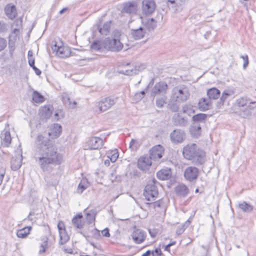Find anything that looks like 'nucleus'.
Wrapping results in <instances>:
<instances>
[{"mask_svg": "<svg viewBox=\"0 0 256 256\" xmlns=\"http://www.w3.org/2000/svg\"><path fill=\"white\" fill-rule=\"evenodd\" d=\"M36 144V159L43 171L48 170L51 164L59 165L62 163V154L58 152L56 148L48 138L42 134H38Z\"/></svg>", "mask_w": 256, "mask_h": 256, "instance_id": "obj_1", "label": "nucleus"}, {"mask_svg": "<svg viewBox=\"0 0 256 256\" xmlns=\"http://www.w3.org/2000/svg\"><path fill=\"white\" fill-rule=\"evenodd\" d=\"M182 154L185 158L192 160L196 166L202 165L206 161L204 152L198 148L195 144H188L184 146Z\"/></svg>", "mask_w": 256, "mask_h": 256, "instance_id": "obj_2", "label": "nucleus"}, {"mask_svg": "<svg viewBox=\"0 0 256 256\" xmlns=\"http://www.w3.org/2000/svg\"><path fill=\"white\" fill-rule=\"evenodd\" d=\"M234 106L238 110L236 112L239 116L248 118L252 116V111L256 108V102L246 96H242L236 100Z\"/></svg>", "mask_w": 256, "mask_h": 256, "instance_id": "obj_3", "label": "nucleus"}, {"mask_svg": "<svg viewBox=\"0 0 256 256\" xmlns=\"http://www.w3.org/2000/svg\"><path fill=\"white\" fill-rule=\"evenodd\" d=\"M171 96L178 102L183 103L188 100L190 92L186 86H177L172 89Z\"/></svg>", "mask_w": 256, "mask_h": 256, "instance_id": "obj_4", "label": "nucleus"}, {"mask_svg": "<svg viewBox=\"0 0 256 256\" xmlns=\"http://www.w3.org/2000/svg\"><path fill=\"white\" fill-rule=\"evenodd\" d=\"M104 46L106 50L114 52H118L124 48L123 44L118 38H107L104 39Z\"/></svg>", "mask_w": 256, "mask_h": 256, "instance_id": "obj_5", "label": "nucleus"}, {"mask_svg": "<svg viewBox=\"0 0 256 256\" xmlns=\"http://www.w3.org/2000/svg\"><path fill=\"white\" fill-rule=\"evenodd\" d=\"M154 0H143L142 2V11L144 15L149 16L152 14L156 8Z\"/></svg>", "mask_w": 256, "mask_h": 256, "instance_id": "obj_6", "label": "nucleus"}, {"mask_svg": "<svg viewBox=\"0 0 256 256\" xmlns=\"http://www.w3.org/2000/svg\"><path fill=\"white\" fill-rule=\"evenodd\" d=\"M144 195L148 201H152L158 196V190L154 184H148L144 188Z\"/></svg>", "mask_w": 256, "mask_h": 256, "instance_id": "obj_7", "label": "nucleus"}, {"mask_svg": "<svg viewBox=\"0 0 256 256\" xmlns=\"http://www.w3.org/2000/svg\"><path fill=\"white\" fill-rule=\"evenodd\" d=\"M116 103L114 98L108 97L102 99L96 104L99 111L102 112H105L110 108Z\"/></svg>", "mask_w": 256, "mask_h": 256, "instance_id": "obj_8", "label": "nucleus"}, {"mask_svg": "<svg viewBox=\"0 0 256 256\" xmlns=\"http://www.w3.org/2000/svg\"><path fill=\"white\" fill-rule=\"evenodd\" d=\"M104 145V141L100 137L94 136L89 138L86 142V149L98 150L102 148Z\"/></svg>", "mask_w": 256, "mask_h": 256, "instance_id": "obj_9", "label": "nucleus"}, {"mask_svg": "<svg viewBox=\"0 0 256 256\" xmlns=\"http://www.w3.org/2000/svg\"><path fill=\"white\" fill-rule=\"evenodd\" d=\"M58 228L60 238L59 243L60 244H64L70 240V236L66 232L64 222L60 221L58 224Z\"/></svg>", "mask_w": 256, "mask_h": 256, "instance_id": "obj_10", "label": "nucleus"}, {"mask_svg": "<svg viewBox=\"0 0 256 256\" xmlns=\"http://www.w3.org/2000/svg\"><path fill=\"white\" fill-rule=\"evenodd\" d=\"M152 160L148 156L140 157L138 162V168L143 171L148 170L152 165Z\"/></svg>", "mask_w": 256, "mask_h": 256, "instance_id": "obj_11", "label": "nucleus"}, {"mask_svg": "<svg viewBox=\"0 0 256 256\" xmlns=\"http://www.w3.org/2000/svg\"><path fill=\"white\" fill-rule=\"evenodd\" d=\"M164 153V148L161 145H156L152 147L150 151V156L152 160H158L162 158Z\"/></svg>", "mask_w": 256, "mask_h": 256, "instance_id": "obj_12", "label": "nucleus"}, {"mask_svg": "<svg viewBox=\"0 0 256 256\" xmlns=\"http://www.w3.org/2000/svg\"><path fill=\"white\" fill-rule=\"evenodd\" d=\"M185 136L184 131L180 129L174 130L170 134V140L174 144L182 142L185 138Z\"/></svg>", "mask_w": 256, "mask_h": 256, "instance_id": "obj_13", "label": "nucleus"}, {"mask_svg": "<svg viewBox=\"0 0 256 256\" xmlns=\"http://www.w3.org/2000/svg\"><path fill=\"white\" fill-rule=\"evenodd\" d=\"M138 4L134 0L124 3L122 12L128 14H134L137 12Z\"/></svg>", "mask_w": 256, "mask_h": 256, "instance_id": "obj_14", "label": "nucleus"}, {"mask_svg": "<svg viewBox=\"0 0 256 256\" xmlns=\"http://www.w3.org/2000/svg\"><path fill=\"white\" fill-rule=\"evenodd\" d=\"M198 175V170L194 166L188 167L184 170V176L185 178L192 182L197 178Z\"/></svg>", "mask_w": 256, "mask_h": 256, "instance_id": "obj_15", "label": "nucleus"}, {"mask_svg": "<svg viewBox=\"0 0 256 256\" xmlns=\"http://www.w3.org/2000/svg\"><path fill=\"white\" fill-rule=\"evenodd\" d=\"M131 236L136 244H140L146 240V234L144 230L136 229L132 234Z\"/></svg>", "mask_w": 256, "mask_h": 256, "instance_id": "obj_16", "label": "nucleus"}, {"mask_svg": "<svg viewBox=\"0 0 256 256\" xmlns=\"http://www.w3.org/2000/svg\"><path fill=\"white\" fill-rule=\"evenodd\" d=\"M185 2L186 0H168L166 4L170 9L176 12L181 10V7Z\"/></svg>", "mask_w": 256, "mask_h": 256, "instance_id": "obj_17", "label": "nucleus"}, {"mask_svg": "<svg viewBox=\"0 0 256 256\" xmlns=\"http://www.w3.org/2000/svg\"><path fill=\"white\" fill-rule=\"evenodd\" d=\"M56 51V54L60 58L68 57L70 54V49L64 46H59L56 44L52 48Z\"/></svg>", "mask_w": 256, "mask_h": 256, "instance_id": "obj_18", "label": "nucleus"}, {"mask_svg": "<svg viewBox=\"0 0 256 256\" xmlns=\"http://www.w3.org/2000/svg\"><path fill=\"white\" fill-rule=\"evenodd\" d=\"M18 152V154L16 155L15 157L13 158L11 160V168L14 170H18L22 164V150H20Z\"/></svg>", "mask_w": 256, "mask_h": 256, "instance_id": "obj_19", "label": "nucleus"}, {"mask_svg": "<svg viewBox=\"0 0 256 256\" xmlns=\"http://www.w3.org/2000/svg\"><path fill=\"white\" fill-rule=\"evenodd\" d=\"M62 131V126L58 124H54L50 128L48 135L52 138H56L60 136Z\"/></svg>", "mask_w": 256, "mask_h": 256, "instance_id": "obj_20", "label": "nucleus"}, {"mask_svg": "<svg viewBox=\"0 0 256 256\" xmlns=\"http://www.w3.org/2000/svg\"><path fill=\"white\" fill-rule=\"evenodd\" d=\"M6 16L10 20L14 19L17 16V10L16 6L12 4L6 5L4 8Z\"/></svg>", "mask_w": 256, "mask_h": 256, "instance_id": "obj_21", "label": "nucleus"}, {"mask_svg": "<svg viewBox=\"0 0 256 256\" xmlns=\"http://www.w3.org/2000/svg\"><path fill=\"white\" fill-rule=\"evenodd\" d=\"M174 192L177 196L184 198L189 193V190L186 185L180 184L174 188Z\"/></svg>", "mask_w": 256, "mask_h": 256, "instance_id": "obj_22", "label": "nucleus"}, {"mask_svg": "<svg viewBox=\"0 0 256 256\" xmlns=\"http://www.w3.org/2000/svg\"><path fill=\"white\" fill-rule=\"evenodd\" d=\"M212 106V102L208 98H202L198 102V107L201 111H206L210 110Z\"/></svg>", "mask_w": 256, "mask_h": 256, "instance_id": "obj_23", "label": "nucleus"}, {"mask_svg": "<svg viewBox=\"0 0 256 256\" xmlns=\"http://www.w3.org/2000/svg\"><path fill=\"white\" fill-rule=\"evenodd\" d=\"M112 20H108L105 22L102 26H98V30L100 34L103 36H108L110 30L112 26Z\"/></svg>", "mask_w": 256, "mask_h": 256, "instance_id": "obj_24", "label": "nucleus"}, {"mask_svg": "<svg viewBox=\"0 0 256 256\" xmlns=\"http://www.w3.org/2000/svg\"><path fill=\"white\" fill-rule=\"evenodd\" d=\"M168 89V85L164 82H160L155 84L152 89V94L154 95L165 92Z\"/></svg>", "mask_w": 256, "mask_h": 256, "instance_id": "obj_25", "label": "nucleus"}, {"mask_svg": "<svg viewBox=\"0 0 256 256\" xmlns=\"http://www.w3.org/2000/svg\"><path fill=\"white\" fill-rule=\"evenodd\" d=\"M2 144L4 146H8L12 141V138L10 132L8 130H4L0 136Z\"/></svg>", "mask_w": 256, "mask_h": 256, "instance_id": "obj_26", "label": "nucleus"}, {"mask_svg": "<svg viewBox=\"0 0 256 256\" xmlns=\"http://www.w3.org/2000/svg\"><path fill=\"white\" fill-rule=\"evenodd\" d=\"M156 176L157 178L160 180H168L172 176L170 169H162L157 172Z\"/></svg>", "mask_w": 256, "mask_h": 256, "instance_id": "obj_27", "label": "nucleus"}, {"mask_svg": "<svg viewBox=\"0 0 256 256\" xmlns=\"http://www.w3.org/2000/svg\"><path fill=\"white\" fill-rule=\"evenodd\" d=\"M62 100L64 104L70 108H76V102L74 100H72L66 93H63L62 95Z\"/></svg>", "mask_w": 256, "mask_h": 256, "instance_id": "obj_28", "label": "nucleus"}, {"mask_svg": "<svg viewBox=\"0 0 256 256\" xmlns=\"http://www.w3.org/2000/svg\"><path fill=\"white\" fill-rule=\"evenodd\" d=\"M52 106H44L40 110V114L44 118L48 119L50 118L52 114Z\"/></svg>", "mask_w": 256, "mask_h": 256, "instance_id": "obj_29", "label": "nucleus"}, {"mask_svg": "<svg viewBox=\"0 0 256 256\" xmlns=\"http://www.w3.org/2000/svg\"><path fill=\"white\" fill-rule=\"evenodd\" d=\"M146 30L144 28L140 27L138 28L131 30V34L135 40H140L145 35Z\"/></svg>", "mask_w": 256, "mask_h": 256, "instance_id": "obj_30", "label": "nucleus"}, {"mask_svg": "<svg viewBox=\"0 0 256 256\" xmlns=\"http://www.w3.org/2000/svg\"><path fill=\"white\" fill-rule=\"evenodd\" d=\"M220 94V92L218 88H212L208 89L207 90V95L208 98L210 100H216L218 99Z\"/></svg>", "mask_w": 256, "mask_h": 256, "instance_id": "obj_31", "label": "nucleus"}, {"mask_svg": "<svg viewBox=\"0 0 256 256\" xmlns=\"http://www.w3.org/2000/svg\"><path fill=\"white\" fill-rule=\"evenodd\" d=\"M181 102H178L172 96H170V98L168 104V108L172 110V112H176L179 109L180 104Z\"/></svg>", "mask_w": 256, "mask_h": 256, "instance_id": "obj_32", "label": "nucleus"}, {"mask_svg": "<svg viewBox=\"0 0 256 256\" xmlns=\"http://www.w3.org/2000/svg\"><path fill=\"white\" fill-rule=\"evenodd\" d=\"M32 229V227L31 226H26L22 229L17 230L16 236L19 238H26L30 234Z\"/></svg>", "mask_w": 256, "mask_h": 256, "instance_id": "obj_33", "label": "nucleus"}, {"mask_svg": "<svg viewBox=\"0 0 256 256\" xmlns=\"http://www.w3.org/2000/svg\"><path fill=\"white\" fill-rule=\"evenodd\" d=\"M142 23L146 28L149 32L154 30L156 27V22L153 18H148Z\"/></svg>", "mask_w": 256, "mask_h": 256, "instance_id": "obj_34", "label": "nucleus"}, {"mask_svg": "<svg viewBox=\"0 0 256 256\" xmlns=\"http://www.w3.org/2000/svg\"><path fill=\"white\" fill-rule=\"evenodd\" d=\"M172 120L174 124L176 126H184L187 122L186 120L178 114L174 116Z\"/></svg>", "mask_w": 256, "mask_h": 256, "instance_id": "obj_35", "label": "nucleus"}, {"mask_svg": "<svg viewBox=\"0 0 256 256\" xmlns=\"http://www.w3.org/2000/svg\"><path fill=\"white\" fill-rule=\"evenodd\" d=\"M82 214H77L76 216H74L72 220V224L78 228L81 229L83 228L84 224L82 222Z\"/></svg>", "mask_w": 256, "mask_h": 256, "instance_id": "obj_36", "label": "nucleus"}, {"mask_svg": "<svg viewBox=\"0 0 256 256\" xmlns=\"http://www.w3.org/2000/svg\"><path fill=\"white\" fill-rule=\"evenodd\" d=\"M104 43V40H95L92 44L90 48L95 50H100L103 48L105 49Z\"/></svg>", "mask_w": 256, "mask_h": 256, "instance_id": "obj_37", "label": "nucleus"}, {"mask_svg": "<svg viewBox=\"0 0 256 256\" xmlns=\"http://www.w3.org/2000/svg\"><path fill=\"white\" fill-rule=\"evenodd\" d=\"M234 94V92L232 90H224L220 98V101L222 104L226 102V100L230 96Z\"/></svg>", "mask_w": 256, "mask_h": 256, "instance_id": "obj_38", "label": "nucleus"}, {"mask_svg": "<svg viewBox=\"0 0 256 256\" xmlns=\"http://www.w3.org/2000/svg\"><path fill=\"white\" fill-rule=\"evenodd\" d=\"M32 96L33 101L36 103H42L45 100L44 96L36 90L33 92Z\"/></svg>", "mask_w": 256, "mask_h": 256, "instance_id": "obj_39", "label": "nucleus"}, {"mask_svg": "<svg viewBox=\"0 0 256 256\" xmlns=\"http://www.w3.org/2000/svg\"><path fill=\"white\" fill-rule=\"evenodd\" d=\"M238 207L245 212H250L253 210V206L246 202L239 204Z\"/></svg>", "mask_w": 256, "mask_h": 256, "instance_id": "obj_40", "label": "nucleus"}, {"mask_svg": "<svg viewBox=\"0 0 256 256\" xmlns=\"http://www.w3.org/2000/svg\"><path fill=\"white\" fill-rule=\"evenodd\" d=\"M42 240L43 242L40 246V248L39 250L40 254L44 252L48 248V238L46 236L42 238Z\"/></svg>", "mask_w": 256, "mask_h": 256, "instance_id": "obj_41", "label": "nucleus"}, {"mask_svg": "<svg viewBox=\"0 0 256 256\" xmlns=\"http://www.w3.org/2000/svg\"><path fill=\"white\" fill-rule=\"evenodd\" d=\"M88 187V184L86 180H81L78 186V193L81 194Z\"/></svg>", "mask_w": 256, "mask_h": 256, "instance_id": "obj_42", "label": "nucleus"}, {"mask_svg": "<svg viewBox=\"0 0 256 256\" xmlns=\"http://www.w3.org/2000/svg\"><path fill=\"white\" fill-rule=\"evenodd\" d=\"M207 117V115L204 114H198L194 115L192 118V120L194 122H204Z\"/></svg>", "mask_w": 256, "mask_h": 256, "instance_id": "obj_43", "label": "nucleus"}, {"mask_svg": "<svg viewBox=\"0 0 256 256\" xmlns=\"http://www.w3.org/2000/svg\"><path fill=\"white\" fill-rule=\"evenodd\" d=\"M140 70V66H134L130 69L126 70L124 74L128 76H132L138 74V72Z\"/></svg>", "mask_w": 256, "mask_h": 256, "instance_id": "obj_44", "label": "nucleus"}, {"mask_svg": "<svg viewBox=\"0 0 256 256\" xmlns=\"http://www.w3.org/2000/svg\"><path fill=\"white\" fill-rule=\"evenodd\" d=\"M118 157V152L117 150H112L108 155V158L112 162H115Z\"/></svg>", "mask_w": 256, "mask_h": 256, "instance_id": "obj_45", "label": "nucleus"}, {"mask_svg": "<svg viewBox=\"0 0 256 256\" xmlns=\"http://www.w3.org/2000/svg\"><path fill=\"white\" fill-rule=\"evenodd\" d=\"M166 96H163L160 98H156V106L158 108H160L163 107L164 104H166Z\"/></svg>", "mask_w": 256, "mask_h": 256, "instance_id": "obj_46", "label": "nucleus"}, {"mask_svg": "<svg viewBox=\"0 0 256 256\" xmlns=\"http://www.w3.org/2000/svg\"><path fill=\"white\" fill-rule=\"evenodd\" d=\"M54 116L55 119L56 120H58L64 117V112L61 110H58L56 112Z\"/></svg>", "mask_w": 256, "mask_h": 256, "instance_id": "obj_47", "label": "nucleus"}, {"mask_svg": "<svg viewBox=\"0 0 256 256\" xmlns=\"http://www.w3.org/2000/svg\"><path fill=\"white\" fill-rule=\"evenodd\" d=\"M20 28H14L12 33L10 34V38H12L14 37V40H16V37L19 34Z\"/></svg>", "mask_w": 256, "mask_h": 256, "instance_id": "obj_48", "label": "nucleus"}, {"mask_svg": "<svg viewBox=\"0 0 256 256\" xmlns=\"http://www.w3.org/2000/svg\"><path fill=\"white\" fill-rule=\"evenodd\" d=\"M8 25L4 22H0V33L4 32L8 30Z\"/></svg>", "mask_w": 256, "mask_h": 256, "instance_id": "obj_49", "label": "nucleus"}, {"mask_svg": "<svg viewBox=\"0 0 256 256\" xmlns=\"http://www.w3.org/2000/svg\"><path fill=\"white\" fill-rule=\"evenodd\" d=\"M182 110L184 113H189L192 110V106L186 104L182 106Z\"/></svg>", "mask_w": 256, "mask_h": 256, "instance_id": "obj_50", "label": "nucleus"}, {"mask_svg": "<svg viewBox=\"0 0 256 256\" xmlns=\"http://www.w3.org/2000/svg\"><path fill=\"white\" fill-rule=\"evenodd\" d=\"M22 18H18L15 20L13 25L15 26L16 28H21L22 26Z\"/></svg>", "mask_w": 256, "mask_h": 256, "instance_id": "obj_51", "label": "nucleus"}, {"mask_svg": "<svg viewBox=\"0 0 256 256\" xmlns=\"http://www.w3.org/2000/svg\"><path fill=\"white\" fill-rule=\"evenodd\" d=\"M6 46V41L5 39L0 38V51L4 49Z\"/></svg>", "mask_w": 256, "mask_h": 256, "instance_id": "obj_52", "label": "nucleus"}, {"mask_svg": "<svg viewBox=\"0 0 256 256\" xmlns=\"http://www.w3.org/2000/svg\"><path fill=\"white\" fill-rule=\"evenodd\" d=\"M240 58H242L244 61V64H243V68L245 69L248 64V56L247 55L245 56H241Z\"/></svg>", "mask_w": 256, "mask_h": 256, "instance_id": "obj_53", "label": "nucleus"}, {"mask_svg": "<svg viewBox=\"0 0 256 256\" xmlns=\"http://www.w3.org/2000/svg\"><path fill=\"white\" fill-rule=\"evenodd\" d=\"M186 228V227L185 226V224H183L182 226L178 227L176 230V234L178 235H180L182 234L184 232V231L185 229Z\"/></svg>", "mask_w": 256, "mask_h": 256, "instance_id": "obj_54", "label": "nucleus"}, {"mask_svg": "<svg viewBox=\"0 0 256 256\" xmlns=\"http://www.w3.org/2000/svg\"><path fill=\"white\" fill-rule=\"evenodd\" d=\"M162 251L160 248H156L154 250L152 251V256H160L162 254Z\"/></svg>", "mask_w": 256, "mask_h": 256, "instance_id": "obj_55", "label": "nucleus"}, {"mask_svg": "<svg viewBox=\"0 0 256 256\" xmlns=\"http://www.w3.org/2000/svg\"><path fill=\"white\" fill-rule=\"evenodd\" d=\"M112 36H114L112 38L120 39V36H121V32L118 30H116L113 32Z\"/></svg>", "mask_w": 256, "mask_h": 256, "instance_id": "obj_56", "label": "nucleus"}, {"mask_svg": "<svg viewBox=\"0 0 256 256\" xmlns=\"http://www.w3.org/2000/svg\"><path fill=\"white\" fill-rule=\"evenodd\" d=\"M148 232L152 238H154L158 234V230L156 229H148Z\"/></svg>", "mask_w": 256, "mask_h": 256, "instance_id": "obj_57", "label": "nucleus"}, {"mask_svg": "<svg viewBox=\"0 0 256 256\" xmlns=\"http://www.w3.org/2000/svg\"><path fill=\"white\" fill-rule=\"evenodd\" d=\"M102 234L104 236L108 238L110 236L109 230L108 228H106L102 231Z\"/></svg>", "mask_w": 256, "mask_h": 256, "instance_id": "obj_58", "label": "nucleus"}, {"mask_svg": "<svg viewBox=\"0 0 256 256\" xmlns=\"http://www.w3.org/2000/svg\"><path fill=\"white\" fill-rule=\"evenodd\" d=\"M154 206V208H161L163 206V202L162 200H159L155 202Z\"/></svg>", "mask_w": 256, "mask_h": 256, "instance_id": "obj_59", "label": "nucleus"}, {"mask_svg": "<svg viewBox=\"0 0 256 256\" xmlns=\"http://www.w3.org/2000/svg\"><path fill=\"white\" fill-rule=\"evenodd\" d=\"M136 142V140L132 139L130 144V146H129L130 148H132V150L136 148V146H134V145Z\"/></svg>", "mask_w": 256, "mask_h": 256, "instance_id": "obj_60", "label": "nucleus"}, {"mask_svg": "<svg viewBox=\"0 0 256 256\" xmlns=\"http://www.w3.org/2000/svg\"><path fill=\"white\" fill-rule=\"evenodd\" d=\"M28 64L30 66L32 67L34 66V60L32 58H28Z\"/></svg>", "mask_w": 256, "mask_h": 256, "instance_id": "obj_61", "label": "nucleus"}, {"mask_svg": "<svg viewBox=\"0 0 256 256\" xmlns=\"http://www.w3.org/2000/svg\"><path fill=\"white\" fill-rule=\"evenodd\" d=\"M146 92L144 90L140 92V93H136V96H139L140 99H142L145 95Z\"/></svg>", "mask_w": 256, "mask_h": 256, "instance_id": "obj_62", "label": "nucleus"}, {"mask_svg": "<svg viewBox=\"0 0 256 256\" xmlns=\"http://www.w3.org/2000/svg\"><path fill=\"white\" fill-rule=\"evenodd\" d=\"M33 70H34L35 73L36 75L39 76L41 74L42 72L38 68L35 66L32 67Z\"/></svg>", "mask_w": 256, "mask_h": 256, "instance_id": "obj_63", "label": "nucleus"}, {"mask_svg": "<svg viewBox=\"0 0 256 256\" xmlns=\"http://www.w3.org/2000/svg\"><path fill=\"white\" fill-rule=\"evenodd\" d=\"M150 255H152V251L148 250L145 253L142 254V256H150Z\"/></svg>", "mask_w": 256, "mask_h": 256, "instance_id": "obj_64", "label": "nucleus"}]
</instances>
